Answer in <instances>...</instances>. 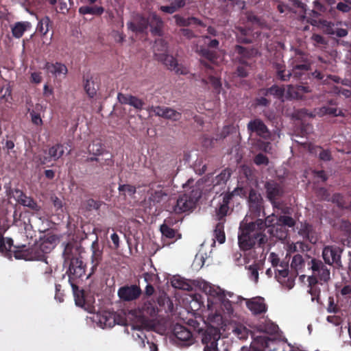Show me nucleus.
Listing matches in <instances>:
<instances>
[{"mask_svg": "<svg viewBox=\"0 0 351 351\" xmlns=\"http://www.w3.org/2000/svg\"><path fill=\"white\" fill-rule=\"evenodd\" d=\"M53 248V243L48 239L36 242L31 247H27L25 245H13L6 250L5 252H0L5 256L11 258L13 254L16 259H23L25 261H45L46 255L51 252Z\"/></svg>", "mask_w": 351, "mask_h": 351, "instance_id": "obj_1", "label": "nucleus"}, {"mask_svg": "<svg viewBox=\"0 0 351 351\" xmlns=\"http://www.w3.org/2000/svg\"><path fill=\"white\" fill-rule=\"evenodd\" d=\"M257 226H258V223L252 222L241 223L238 236L241 250L244 252L251 251L256 243L259 247H262L268 241L267 236L261 232Z\"/></svg>", "mask_w": 351, "mask_h": 351, "instance_id": "obj_2", "label": "nucleus"}, {"mask_svg": "<svg viewBox=\"0 0 351 351\" xmlns=\"http://www.w3.org/2000/svg\"><path fill=\"white\" fill-rule=\"evenodd\" d=\"M202 196L199 189H193L189 193L180 195L173 206V211L176 213H182L192 211Z\"/></svg>", "mask_w": 351, "mask_h": 351, "instance_id": "obj_3", "label": "nucleus"}, {"mask_svg": "<svg viewBox=\"0 0 351 351\" xmlns=\"http://www.w3.org/2000/svg\"><path fill=\"white\" fill-rule=\"evenodd\" d=\"M205 328L201 332V339L204 345V351H219L218 348V341L220 339L221 333L220 328L212 325H207L204 322Z\"/></svg>", "mask_w": 351, "mask_h": 351, "instance_id": "obj_4", "label": "nucleus"}, {"mask_svg": "<svg viewBox=\"0 0 351 351\" xmlns=\"http://www.w3.org/2000/svg\"><path fill=\"white\" fill-rule=\"evenodd\" d=\"M158 45H161L162 49L161 51L164 53H158L155 52V56L156 59L160 62H162L169 70L174 71L178 74H186V69L182 68L177 62L176 59L173 58L172 56L168 55L166 53L167 49V43L163 40H158L156 42V45L154 46V50L158 51L157 49Z\"/></svg>", "mask_w": 351, "mask_h": 351, "instance_id": "obj_5", "label": "nucleus"}, {"mask_svg": "<svg viewBox=\"0 0 351 351\" xmlns=\"http://www.w3.org/2000/svg\"><path fill=\"white\" fill-rule=\"evenodd\" d=\"M308 265L313 271V275L311 276H315L317 280L319 281L320 285L328 283L330 279V269L321 260L313 258Z\"/></svg>", "mask_w": 351, "mask_h": 351, "instance_id": "obj_6", "label": "nucleus"}, {"mask_svg": "<svg viewBox=\"0 0 351 351\" xmlns=\"http://www.w3.org/2000/svg\"><path fill=\"white\" fill-rule=\"evenodd\" d=\"M247 130L250 136L254 134L264 140H269L271 137L270 130L260 118L250 120L247 124Z\"/></svg>", "mask_w": 351, "mask_h": 351, "instance_id": "obj_7", "label": "nucleus"}, {"mask_svg": "<svg viewBox=\"0 0 351 351\" xmlns=\"http://www.w3.org/2000/svg\"><path fill=\"white\" fill-rule=\"evenodd\" d=\"M85 267L83 261L77 258H71L69 262V269L66 274L69 276V281L71 283L73 291L77 288L75 284L74 280L82 277L85 274Z\"/></svg>", "mask_w": 351, "mask_h": 351, "instance_id": "obj_8", "label": "nucleus"}, {"mask_svg": "<svg viewBox=\"0 0 351 351\" xmlns=\"http://www.w3.org/2000/svg\"><path fill=\"white\" fill-rule=\"evenodd\" d=\"M266 197L272 205L276 206L277 202L284 195L283 186L275 180H269L265 183Z\"/></svg>", "mask_w": 351, "mask_h": 351, "instance_id": "obj_9", "label": "nucleus"}, {"mask_svg": "<svg viewBox=\"0 0 351 351\" xmlns=\"http://www.w3.org/2000/svg\"><path fill=\"white\" fill-rule=\"evenodd\" d=\"M343 250L336 245H327L323 248L322 257L326 264L332 265L335 264L337 266H340L341 255Z\"/></svg>", "mask_w": 351, "mask_h": 351, "instance_id": "obj_10", "label": "nucleus"}, {"mask_svg": "<svg viewBox=\"0 0 351 351\" xmlns=\"http://www.w3.org/2000/svg\"><path fill=\"white\" fill-rule=\"evenodd\" d=\"M173 335L176 338L177 343L180 344V346L188 347L194 343V338L191 331L182 325H175L173 328Z\"/></svg>", "mask_w": 351, "mask_h": 351, "instance_id": "obj_11", "label": "nucleus"}, {"mask_svg": "<svg viewBox=\"0 0 351 351\" xmlns=\"http://www.w3.org/2000/svg\"><path fill=\"white\" fill-rule=\"evenodd\" d=\"M149 112H153L156 116L173 121H179L182 118V113L176 110L166 106H152L149 109Z\"/></svg>", "mask_w": 351, "mask_h": 351, "instance_id": "obj_12", "label": "nucleus"}, {"mask_svg": "<svg viewBox=\"0 0 351 351\" xmlns=\"http://www.w3.org/2000/svg\"><path fill=\"white\" fill-rule=\"evenodd\" d=\"M142 293L141 288L137 285H125L118 290V296L123 301L130 302L138 298Z\"/></svg>", "mask_w": 351, "mask_h": 351, "instance_id": "obj_13", "label": "nucleus"}, {"mask_svg": "<svg viewBox=\"0 0 351 351\" xmlns=\"http://www.w3.org/2000/svg\"><path fill=\"white\" fill-rule=\"evenodd\" d=\"M128 27L136 34L144 33L149 27L148 17L137 14L134 16L132 21L128 23Z\"/></svg>", "mask_w": 351, "mask_h": 351, "instance_id": "obj_14", "label": "nucleus"}, {"mask_svg": "<svg viewBox=\"0 0 351 351\" xmlns=\"http://www.w3.org/2000/svg\"><path fill=\"white\" fill-rule=\"evenodd\" d=\"M197 52L202 58L205 59L200 60L202 66L206 70H213L212 64L214 63L217 58V53L204 47L198 48Z\"/></svg>", "mask_w": 351, "mask_h": 351, "instance_id": "obj_15", "label": "nucleus"}, {"mask_svg": "<svg viewBox=\"0 0 351 351\" xmlns=\"http://www.w3.org/2000/svg\"><path fill=\"white\" fill-rule=\"evenodd\" d=\"M328 106H323L320 108H315V112L317 116L320 117L325 115H330L333 117L341 116V110L337 108V103L336 99H330L328 100Z\"/></svg>", "mask_w": 351, "mask_h": 351, "instance_id": "obj_16", "label": "nucleus"}, {"mask_svg": "<svg viewBox=\"0 0 351 351\" xmlns=\"http://www.w3.org/2000/svg\"><path fill=\"white\" fill-rule=\"evenodd\" d=\"M311 67L308 61L305 59L302 61L294 60L292 62V76L297 79H300L303 75L306 73Z\"/></svg>", "mask_w": 351, "mask_h": 351, "instance_id": "obj_17", "label": "nucleus"}, {"mask_svg": "<svg viewBox=\"0 0 351 351\" xmlns=\"http://www.w3.org/2000/svg\"><path fill=\"white\" fill-rule=\"evenodd\" d=\"M48 156H45L41 160L42 164H46L51 160L56 161L64 153V146L60 143H57L49 148L48 151H45Z\"/></svg>", "mask_w": 351, "mask_h": 351, "instance_id": "obj_18", "label": "nucleus"}, {"mask_svg": "<svg viewBox=\"0 0 351 351\" xmlns=\"http://www.w3.org/2000/svg\"><path fill=\"white\" fill-rule=\"evenodd\" d=\"M92 256H91V273L88 275L90 276L97 269V266L100 264L102 260L103 251L100 250L97 238L92 243L91 245Z\"/></svg>", "mask_w": 351, "mask_h": 351, "instance_id": "obj_19", "label": "nucleus"}, {"mask_svg": "<svg viewBox=\"0 0 351 351\" xmlns=\"http://www.w3.org/2000/svg\"><path fill=\"white\" fill-rule=\"evenodd\" d=\"M44 69L55 77H60L61 75L65 77L68 72L66 65L58 62L55 63L47 62L45 63Z\"/></svg>", "mask_w": 351, "mask_h": 351, "instance_id": "obj_20", "label": "nucleus"}, {"mask_svg": "<svg viewBox=\"0 0 351 351\" xmlns=\"http://www.w3.org/2000/svg\"><path fill=\"white\" fill-rule=\"evenodd\" d=\"M149 27L154 36H160L162 32L163 22L156 13H152L148 16Z\"/></svg>", "mask_w": 351, "mask_h": 351, "instance_id": "obj_21", "label": "nucleus"}, {"mask_svg": "<svg viewBox=\"0 0 351 351\" xmlns=\"http://www.w3.org/2000/svg\"><path fill=\"white\" fill-rule=\"evenodd\" d=\"M307 281L309 287L308 293L312 296L311 300L313 302L316 300L317 303H319L321 293V290L319 287V285H320L319 281L317 280L315 276H308Z\"/></svg>", "mask_w": 351, "mask_h": 351, "instance_id": "obj_22", "label": "nucleus"}, {"mask_svg": "<svg viewBox=\"0 0 351 351\" xmlns=\"http://www.w3.org/2000/svg\"><path fill=\"white\" fill-rule=\"evenodd\" d=\"M173 18L175 19L176 25L180 27H188L191 25H195L200 27L206 26L202 21L194 16L184 18L179 14H175Z\"/></svg>", "mask_w": 351, "mask_h": 351, "instance_id": "obj_23", "label": "nucleus"}, {"mask_svg": "<svg viewBox=\"0 0 351 351\" xmlns=\"http://www.w3.org/2000/svg\"><path fill=\"white\" fill-rule=\"evenodd\" d=\"M252 223L256 224L258 223V226H257V228L260 230L261 232H263L265 228H267L268 230L270 228L279 224V220L276 215L272 214L267 216L265 221L262 219H257L255 221H252Z\"/></svg>", "mask_w": 351, "mask_h": 351, "instance_id": "obj_24", "label": "nucleus"}, {"mask_svg": "<svg viewBox=\"0 0 351 351\" xmlns=\"http://www.w3.org/2000/svg\"><path fill=\"white\" fill-rule=\"evenodd\" d=\"M247 307L254 315H260L267 311V306L262 298L248 300L246 302Z\"/></svg>", "mask_w": 351, "mask_h": 351, "instance_id": "obj_25", "label": "nucleus"}, {"mask_svg": "<svg viewBox=\"0 0 351 351\" xmlns=\"http://www.w3.org/2000/svg\"><path fill=\"white\" fill-rule=\"evenodd\" d=\"M267 232L272 238L276 240L284 241L288 237V230L285 226L277 224L267 230Z\"/></svg>", "mask_w": 351, "mask_h": 351, "instance_id": "obj_26", "label": "nucleus"}, {"mask_svg": "<svg viewBox=\"0 0 351 351\" xmlns=\"http://www.w3.org/2000/svg\"><path fill=\"white\" fill-rule=\"evenodd\" d=\"M83 81L84 88L86 94L89 97L93 98L97 93V86L94 82L93 76L90 74L84 75Z\"/></svg>", "mask_w": 351, "mask_h": 351, "instance_id": "obj_27", "label": "nucleus"}, {"mask_svg": "<svg viewBox=\"0 0 351 351\" xmlns=\"http://www.w3.org/2000/svg\"><path fill=\"white\" fill-rule=\"evenodd\" d=\"M208 75V79L203 78L202 82L204 84H210L213 89V92L216 94H219L221 89V82L220 78L215 77L212 75L213 70H206Z\"/></svg>", "mask_w": 351, "mask_h": 351, "instance_id": "obj_28", "label": "nucleus"}, {"mask_svg": "<svg viewBox=\"0 0 351 351\" xmlns=\"http://www.w3.org/2000/svg\"><path fill=\"white\" fill-rule=\"evenodd\" d=\"M160 230L162 237L171 240V243H174L181 238V234L174 228L160 226Z\"/></svg>", "mask_w": 351, "mask_h": 351, "instance_id": "obj_29", "label": "nucleus"}, {"mask_svg": "<svg viewBox=\"0 0 351 351\" xmlns=\"http://www.w3.org/2000/svg\"><path fill=\"white\" fill-rule=\"evenodd\" d=\"M285 89L284 86H279L276 84L271 86L270 88L261 89L260 93L264 95H274L277 99H282L284 97Z\"/></svg>", "mask_w": 351, "mask_h": 351, "instance_id": "obj_30", "label": "nucleus"}, {"mask_svg": "<svg viewBox=\"0 0 351 351\" xmlns=\"http://www.w3.org/2000/svg\"><path fill=\"white\" fill-rule=\"evenodd\" d=\"M232 171L230 169L226 168L223 169L218 176H217L214 180V187H222L226 184V182L230 179Z\"/></svg>", "mask_w": 351, "mask_h": 351, "instance_id": "obj_31", "label": "nucleus"}, {"mask_svg": "<svg viewBox=\"0 0 351 351\" xmlns=\"http://www.w3.org/2000/svg\"><path fill=\"white\" fill-rule=\"evenodd\" d=\"M255 258V252L249 251L248 252L244 253V257L242 258V254L240 252H236L234 254V263L238 265H243L250 262L251 259Z\"/></svg>", "mask_w": 351, "mask_h": 351, "instance_id": "obj_32", "label": "nucleus"}, {"mask_svg": "<svg viewBox=\"0 0 351 351\" xmlns=\"http://www.w3.org/2000/svg\"><path fill=\"white\" fill-rule=\"evenodd\" d=\"M221 305L222 310L227 314L231 315L233 313L232 302L227 299L223 291L219 290L217 293Z\"/></svg>", "mask_w": 351, "mask_h": 351, "instance_id": "obj_33", "label": "nucleus"}, {"mask_svg": "<svg viewBox=\"0 0 351 351\" xmlns=\"http://www.w3.org/2000/svg\"><path fill=\"white\" fill-rule=\"evenodd\" d=\"M29 26V22H17L12 27V33L14 38H20Z\"/></svg>", "mask_w": 351, "mask_h": 351, "instance_id": "obj_34", "label": "nucleus"}, {"mask_svg": "<svg viewBox=\"0 0 351 351\" xmlns=\"http://www.w3.org/2000/svg\"><path fill=\"white\" fill-rule=\"evenodd\" d=\"M104 12V8L101 6H82L79 8V13L82 15L92 14V15H101Z\"/></svg>", "mask_w": 351, "mask_h": 351, "instance_id": "obj_35", "label": "nucleus"}, {"mask_svg": "<svg viewBox=\"0 0 351 351\" xmlns=\"http://www.w3.org/2000/svg\"><path fill=\"white\" fill-rule=\"evenodd\" d=\"M313 232V226L309 223L302 224L300 229L299 230V234L303 237V238L308 240L311 243H315L316 240L313 239L312 236Z\"/></svg>", "mask_w": 351, "mask_h": 351, "instance_id": "obj_36", "label": "nucleus"}, {"mask_svg": "<svg viewBox=\"0 0 351 351\" xmlns=\"http://www.w3.org/2000/svg\"><path fill=\"white\" fill-rule=\"evenodd\" d=\"M247 191L242 187H237L232 192L226 193L222 199V203L229 205L234 195L245 196Z\"/></svg>", "mask_w": 351, "mask_h": 351, "instance_id": "obj_37", "label": "nucleus"}, {"mask_svg": "<svg viewBox=\"0 0 351 351\" xmlns=\"http://www.w3.org/2000/svg\"><path fill=\"white\" fill-rule=\"evenodd\" d=\"M51 24L50 18L46 16L39 21L36 29L41 34L46 35L49 30V27H51Z\"/></svg>", "mask_w": 351, "mask_h": 351, "instance_id": "obj_38", "label": "nucleus"}, {"mask_svg": "<svg viewBox=\"0 0 351 351\" xmlns=\"http://www.w3.org/2000/svg\"><path fill=\"white\" fill-rule=\"evenodd\" d=\"M279 328L277 324L271 321L265 322V324L259 326V330L269 335H276L278 333Z\"/></svg>", "mask_w": 351, "mask_h": 351, "instance_id": "obj_39", "label": "nucleus"}, {"mask_svg": "<svg viewBox=\"0 0 351 351\" xmlns=\"http://www.w3.org/2000/svg\"><path fill=\"white\" fill-rule=\"evenodd\" d=\"M88 150L89 154L95 156L102 155L105 152L104 145L99 141H93V143L89 145Z\"/></svg>", "mask_w": 351, "mask_h": 351, "instance_id": "obj_40", "label": "nucleus"}, {"mask_svg": "<svg viewBox=\"0 0 351 351\" xmlns=\"http://www.w3.org/2000/svg\"><path fill=\"white\" fill-rule=\"evenodd\" d=\"M274 68L276 70V74L278 79L282 81H287L290 77L292 76L291 72L288 71L286 73L285 65L281 63H276L274 65Z\"/></svg>", "mask_w": 351, "mask_h": 351, "instance_id": "obj_41", "label": "nucleus"}, {"mask_svg": "<svg viewBox=\"0 0 351 351\" xmlns=\"http://www.w3.org/2000/svg\"><path fill=\"white\" fill-rule=\"evenodd\" d=\"M143 312L151 317H155L158 315V308L154 302L148 301L144 304Z\"/></svg>", "mask_w": 351, "mask_h": 351, "instance_id": "obj_42", "label": "nucleus"}, {"mask_svg": "<svg viewBox=\"0 0 351 351\" xmlns=\"http://www.w3.org/2000/svg\"><path fill=\"white\" fill-rule=\"evenodd\" d=\"M261 265L262 263L259 261L258 262H255L247 267L250 273L249 277L255 283L258 282V270L261 269Z\"/></svg>", "mask_w": 351, "mask_h": 351, "instance_id": "obj_43", "label": "nucleus"}, {"mask_svg": "<svg viewBox=\"0 0 351 351\" xmlns=\"http://www.w3.org/2000/svg\"><path fill=\"white\" fill-rule=\"evenodd\" d=\"M245 17L248 22L252 25L257 27H262L265 25V23L263 19L256 16L253 12L248 11L245 13Z\"/></svg>", "mask_w": 351, "mask_h": 351, "instance_id": "obj_44", "label": "nucleus"}, {"mask_svg": "<svg viewBox=\"0 0 351 351\" xmlns=\"http://www.w3.org/2000/svg\"><path fill=\"white\" fill-rule=\"evenodd\" d=\"M239 34L237 35V40L240 43H251L252 42V37L251 36L250 30L246 29L243 27L239 29Z\"/></svg>", "mask_w": 351, "mask_h": 351, "instance_id": "obj_45", "label": "nucleus"}, {"mask_svg": "<svg viewBox=\"0 0 351 351\" xmlns=\"http://www.w3.org/2000/svg\"><path fill=\"white\" fill-rule=\"evenodd\" d=\"M214 235L219 243L221 244L225 242L226 236L224 232L223 223L219 222L217 223L214 230Z\"/></svg>", "mask_w": 351, "mask_h": 351, "instance_id": "obj_46", "label": "nucleus"}, {"mask_svg": "<svg viewBox=\"0 0 351 351\" xmlns=\"http://www.w3.org/2000/svg\"><path fill=\"white\" fill-rule=\"evenodd\" d=\"M171 285L176 289L189 290L191 286L186 280L180 277L174 276L171 280Z\"/></svg>", "mask_w": 351, "mask_h": 351, "instance_id": "obj_47", "label": "nucleus"}, {"mask_svg": "<svg viewBox=\"0 0 351 351\" xmlns=\"http://www.w3.org/2000/svg\"><path fill=\"white\" fill-rule=\"evenodd\" d=\"M133 329L136 330V332L132 334L134 339L138 342L141 347L144 348L145 346V340L147 339L144 331L139 328H137L136 326H133Z\"/></svg>", "mask_w": 351, "mask_h": 351, "instance_id": "obj_48", "label": "nucleus"}, {"mask_svg": "<svg viewBox=\"0 0 351 351\" xmlns=\"http://www.w3.org/2000/svg\"><path fill=\"white\" fill-rule=\"evenodd\" d=\"M320 23L324 29V32L326 34L329 35H335V30L338 27V24H335L334 23L329 22L326 20L322 21Z\"/></svg>", "mask_w": 351, "mask_h": 351, "instance_id": "obj_49", "label": "nucleus"}, {"mask_svg": "<svg viewBox=\"0 0 351 351\" xmlns=\"http://www.w3.org/2000/svg\"><path fill=\"white\" fill-rule=\"evenodd\" d=\"M20 203L25 206H27L32 210H38L39 206L37 203L31 197H27L25 195H21Z\"/></svg>", "mask_w": 351, "mask_h": 351, "instance_id": "obj_50", "label": "nucleus"}, {"mask_svg": "<svg viewBox=\"0 0 351 351\" xmlns=\"http://www.w3.org/2000/svg\"><path fill=\"white\" fill-rule=\"evenodd\" d=\"M332 202L336 204L339 208H347L345 198L341 193H337L333 194L332 196Z\"/></svg>", "mask_w": 351, "mask_h": 351, "instance_id": "obj_51", "label": "nucleus"}, {"mask_svg": "<svg viewBox=\"0 0 351 351\" xmlns=\"http://www.w3.org/2000/svg\"><path fill=\"white\" fill-rule=\"evenodd\" d=\"M248 202L250 204L263 203V198L261 194L255 189H251L249 191Z\"/></svg>", "mask_w": 351, "mask_h": 351, "instance_id": "obj_52", "label": "nucleus"}, {"mask_svg": "<svg viewBox=\"0 0 351 351\" xmlns=\"http://www.w3.org/2000/svg\"><path fill=\"white\" fill-rule=\"evenodd\" d=\"M249 207L254 217H260L261 213H264L263 203L250 204Z\"/></svg>", "mask_w": 351, "mask_h": 351, "instance_id": "obj_53", "label": "nucleus"}, {"mask_svg": "<svg viewBox=\"0 0 351 351\" xmlns=\"http://www.w3.org/2000/svg\"><path fill=\"white\" fill-rule=\"evenodd\" d=\"M235 52L241 56L239 59L240 63H243V61H245V58H249L250 56V51L247 48L240 45H236Z\"/></svg>", "mask_w": 351, "mask_h": 351, "instance_id": "obj_54", "label": "nucleus"}, {"mask_svg": "<svg viewBox=\"0 0 351 351\" xmlns=\"http://www.w3.org/2000/svg\"><path fill=\"white\" fill-rule=\"evenodd\" d=\"M114 319L109 324V328L113 327L115 324L118 325H125L126 324V318L125 315H121L118 313H114Z\"/></svg>", "mask_w": 351, "mask_h": 351, "instance_id": "obj_55", "label": "nucleus"}, {"mask_svg": "<svg viewBox=\"0 0 351 351\" xmlns=\"http://www.w3.org/2000/svg\"><path fill=\"white\" fill-rule=\"evenodd\" d=\"M291 4L293 7L300 9V12L299 14V17L300 20H304L305 19V14L306 12V5L302 1L299 0H292Z\"/></svg>", "mask_w": 351, "mask_h": 351, "instance_id": "obj_56", "label": "nucleus"}, {"mask_svg": "<svg viewBox=\"0 0 351 351\" xmlns=\"http://www.w3.org/2000/svg\"><path fill=\"white\" fill-rule=\"evenodd\" d=\"M311 77L313 79L317 80V81L319 83L322 84H329V77L330 76L325 75L323 73L319 71H315L311 73Z\"/></svg>", "mask_w": 351, "mask_h": 351, "instance_id": "obj_57", "label": "nucleus"}, {"mask_svg": "<svg viewBox=\"0 0 351 351\" xmlns=\"http://www.w3.org/2000/svg\"><path fill=\"white\" fill-rule=\"evenodd\" d=\"M304 264V261L302 256L300 254H296L293 257L291 266L297 271L298 269L302 268Z\"/></svg>", "mask_w": 351, "mask_h": 351, "instance_id": "obj_58", "label": "nucleus"}, {"mask_svg": "<svg viewBox=\"0 0 351 351\" xmlns=\"http://www.w3.org/2000/svg\"><path fill=\"white\" fill-rule=\"evenodd\" d=\"M278 220L279 224L285 226V227L293 228L295 225V221L289 216L281 215L278 217Z\"/></svg>", "mask_w": 351, "mask_h": 351, "instance_id": "obj_59", "label": "nucleus"}, {"mask_svg": "<svg viewBox=\"0 0 351 351\" xmlns=\"http://www.w3.org/2000/svg\"><path fill=\"white\" fill-rule=\"evenodd\" d=\"M298 87L294 85H289L287 88V94L288 95L293 99H301L302 97V95L300 93V90H298Z\"/></svg>", "mask_w": 351, "mask_h": 351, "instance_id": "obj_60", "label": "nucleus"}, {"mask_svg": "<svg viewBox=\"0 0 351 351\" xmlns=\"http://www.w3.org/2000/svg\"><path fill=\"white\" fill-rule=\"evenodd\" d=\"M73 245L71 243H67L64 247V251H63V256L64 258L65 262L66 261H71V258H77L76 257H73Z\"/></svg>", "mask_w": 351, "mask_h": 351, "instance_id": "obj_61", "label": "nucleus"}, {"mask_svg": "<svg viewBox=\"0 0 351 351\" xmlns=\"http://www.w3.org/2000/svg\"><path fill=\"white\" fill-rule=\"evenodd\" d=\"M289 275L288 268H282V269L275 270V278L279 282H285L286 278Z\"/></svg>", "mask_w": 351, "mask_h": 351, "instance_id": "obj_62", "label": "nucleus"}, {"mask_svg": "<svg viewBox=\"0 0 351 351\" xmlns=\"http://www.w3.org/2000/svg\"><path fill=\"white\" fill-rule=\"evenodd\" d=\"M130 101L129 102V105L134 107L135 109L138 110H141L143 108L145 105V102L141 99L138 98L136 96L132 95L130 98Z\"/></svg>", "mask_w": 351, "mask_h": 351, "instance_id": "obj_63", "label": "nucleus"}, {"mask_svg": "<svg viewBox=\"0 0 351 351\" xmlns=\"http://www.w3.org/2000/svg\"><path fill=\"white\" fill-rule=\"evenodd\" d=\"M248 65L246 64L245 61H243V63H241V65L238 66L236 70V73L239 77H245L248 75Z\"/></svg>", "mask_w": 351, "mask_h": 351, "instance_id": "obj_64", "label": "nucleus"}]
</instances>
